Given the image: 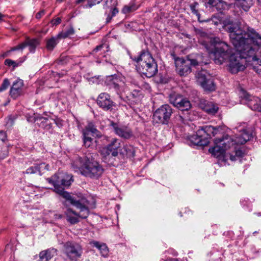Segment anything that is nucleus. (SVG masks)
Wrapping results in <instances>:
<instances>
[{"label":"nucleus","mask_w":261,"mask_h":261,"mask_svg":"<svg viewBox=\"0 0 261 261\" xmlns=\"http://www.w3.org/2000/svg\"><path fill=\"white\" fill-rule=\"evenodd\" d=\"M218 128L215 127L212 125H205L201 126L198 129V133L199 135H202L205 136L208 140L210 138L214 136L217 134Z\"/></svg>","instance_id":"obj_17"},{"label":"nucleus","mask_w":261,"mask_h":261,"mask_svg":"<svg viewBox=\"0 0 261 261\" xmlns=\"http://www.w3.org/2000/svg\"><path fill=\"white\" fill-rule=\"evenodd\" d=\"M215 145L209 149V152L215 157L218 159L219 163L221 165H226V162L229 159L231 161H234L237 158L242 156L243 152L241 150H237L233 155L225 151L233 146L235 143L233 140L228 135H226L221 138H216L215 140Z\"/></svg>","instance_id":"obj_3"},{"label":"nucleus","mask_w":261,"mask_h":261,"mask_svg":"<svg viewBox=\"0 0 261 261\" xmlns=\"http://www.w3.org/2000/svg\"><path fill=\"white\" fill-rule=\"evenodd\" d=\"M45 14V11L44 10H41L39 12H38L36 14V18L37 19H39L43 15H44Z\"/></svg>","instance_id":"obj_47"},{"label":"nucleus","mask_w":261,"mask_h":261,"mask_svg":"<svg viewBox=\"0 0 261 261\" xmlns=\"http://www.w3.org/2000/svg\"><path fill=\"white\" fill-rule=\"evenodd\" d=\"M140 7V5L138 4L136 0H131L127 5L123 7L121 12L125 15H128L137 10Z\"/></svg>","instance_id":"obj_20"},{"label":"nucleus","mask_w":261,"mask_h":261,"mask_svg":"<svg viewBox=\"0 0 261 261\" xmlns=\"http://www.w3.org/2000/svg\"><path fill=\"white\" fill-rule=\"evenodd\" d=\"M130 97L134 99L136 101L140 100L141 97L140 91L137 90H133L130 93Z\"/></svg>","instance_id":"obj_39"},{"label":"nucleus","mask_w":261,"mask_h":261,"mask_svg":"<svg viewBox=\"0 0 261 261\" xmlns=\"http://www.w3.org/2000/svg\"><path fill=\"white\" fill-rule=\"evenodd\" d=\"M74 34V29L72 27H70L67 31L59 33L58 34V37L60 38H66L73 35Z\"/></svg>","instance_id":"obj_32"},{"label":"nucleus","mask_w":261,"mask_h":261,"mask_svg":"<svg viewBox=\"0 0 261 261\" xmlns=\"http://www.w3.org/2000/svg\"><path fill=\"white\" fill-rule=\"evenodd\" d=\"M10 85V82L8 79H5L2 85L0 86V92L6 90Z\"/></svg>","instance_id":"obj_43"},{"label":"nucleus","mask_w":261,"mask_h":261,"mask_svg":"<svg viewBox=\"0 0 261 261\" xmlns=\"http://www.w3.org/2000/svg\"><path fill=\"white\" fill-rule=\"evenodd\" d=\"M90 244L96 248H97L99 251L101 255L105 257H106L108 255L109 249L107 245L104 243H100L97 241H91L90 242Z\"/></svg>","instance_id":"obj_23"},{"label":"nucleus","mask_w":261,"mask_h":261,"mask_svg":"<svg viewBox=\"0 0 261 261\" xmlns=\"http://www.w3.org/2000/svg\"><path fill=\"white\" fill-rule=\"evenodd\" d=\"M207 1H208V0H202V1H203V2H207Z\"/></svg>","instance_id":"obj_56"},{"label":"nucleus","mask_w":261,"mask_h":261,"mask_svg":"<svg viewBox=\"0 0 261 261\" xmlns=\"http://www.w3.org/2000/svg\"><path fill=\"white\" fill-rule=\"evenodd\" d=\"M54 216L55 219H61L62 218L61 214H55Z\"/></svg>","instance_id":"obj_51"},{"label":"nucleus","mask_w":261,"mask_h":261,"mask_svg":"<svg viewBox=\"0 0 261 261\" xmlns=\"http://www.w3.org/2000/svg\"><path fill=\"white\" fill-rule=\"evenodd\" d=\"M241 30L242 31V39L246 44L255 48V55L257 48L261 46V36L256 31L248 26H241Z\"/></svg>","instance_id":"obj_7"},{"label":"nucleus","mask_w":261,"mask_h":261,"mask_svg":"<svg viewBox=\"0 0 261 261\" xmlns=\"http://www.w3.org/2000/svg\"><path fill=\"white\" fill-rule=\"evenodd\" d=\"M107 146L112 150V155L113 156L118 155V149L120 147V141L118 139H113L111 143Z\"/></svg>","instance_id":"obj_25"},{"label":"nucleus","mask_w":261,"mask_h":261,"mask_svg":"<svg viewBox=\"0 0 261 261\" xmlns=\"http://www.w3.org/2000/svg\"><path fill=\"white\" fill-rule=\"evenodd\" d=\"M109 51V46L107 44H102L101 45L97 46L93 50L92 54H95L97 53H99L98 54L99 56H102L105 57V56L103 55L106 52Z\"/></svg>","instance_id":"obj_29"},{"label":"nucleus","mask_w":261,"mask_h":261,"mask_svg":"<svg viewBox=\"0 0 261 261\" xmlns=\"http://www.w3.org/2000/svg\"><path fill=\"white\" fill-rule=\"evenodd\" d=\"M256 215L258 216H261V213H257Z\"/></svg>","instance_id":"obj_55"},{"label":"nucleus","mask_w":261,"mask_h":261,"mask_svg":"<svg viewBox=\"0 0 261 261\" xmlns=\"http://www.w3.org/2000/svg\"><path fill=\"white\" fill-rule=\"evenodd\" d=\"M85 133L90 134L92 136L96 135L98 137H100V135H99V131L92 123H89L85 128L83 130V134Z\"/></svg>","instance_id":"obj_26"},{"label":"nucleus","mask_w":261,"mask_h":261,"mask_svg":"<svg viewBox=\"0 0 261 261\" xmlns=\"http://www.w3.org/2000/svg\"><path fill=\"white\" fill-rule=\"evenodd\" d=\"M23 61L24 60L16 62L8 59L5 61V64L9 67L12 66L13 69H14L16 67L21 65Z\"/></svg>","instance_id":"obj_33"},{"label":"nucleus","mask_w":261,"mask_h":261,"mask_svg":"<svg viewBox=\"0 0 261 261\" xmlns=\"http://www.w3.org/2000/svg\"><path fill=\"white\" fill-rule=\"evenodd\" d=\"M172 114V109L169 105H163L154 113L153 119L157 123L166 124Z\"/></svg>","instance_id":"obj_9"},{"label":"nucleus","mask_w":261,"mask_h":261,"mask_svg":"<svg viewBox=\"0 0 261 261\" xmlns=\"http://www.w3.org/2000/svg\"><path fill=\"white\" fill-rule=\"evenodd\" d=\"M215 7L218 11H221L225 9L226 7V4L222 0H217Z\"/></svg>","instance_id":"obj_40"},{"label":"nucleus","mask_w":261,"mask_h":261,"mask_svg":"<svg viewBox=\"0 0 261 261\" xmlns=\"http://www.w3.org/2000/svg\"><path fill=\"white\" fill-rule=\"evenodd\" d=\"M64 252L68 259L76 261L82 254L81 246L73 242H67L64 245Z\"/></svg>","instance_id":"obj_8"},{"label":"nucleus","mask_w":261,"mask_h":261,"mask_svg":"<svg viewBox=\"0 0 261 261\" xmlns=\"http://www.w3.org/2000/svg\"><path fill=\"white\" fill-rule=\"evenodd\" d=\"M8 155V147L7 145L0 144V158L4 159Z\"/></svg>","instance_id":"obj_37"},{"label":"nucleus","mask_w":261,"mask_h":261,"mask_svg":"<svg viewBox=\"0 0 261 261\" xmlns=\"http://www.w3.org/2000/svg\"><path fill=\"white\" fill-rule=\"evenodd\" d=\"M49 170V165L45 163L37 164V171L39 175H41L46 170Z\"/></svg>","instance_id":"obj_35"},{"label":"nucleus","mask_w":261,"mask_h":261,"mask_svg":"<svg viewBox=\"0 0 261 261\" xmlns=\"http://www.w3.org/2000/svg\"><path fill=\"white\" fill-rule=\"evenodd\" d=\"M84 145L86 148H93L95 146V141L91 138L90 134H83Z\"/></svg>","instance_id":"obj_27"},{"label":"nucleus","mask_w":261,"mask_h":261,"mask_svg":"<svg viewBox=\"0 0 261 261\" xmlns=\"http://www.w3.org/2000/svg\"><path fill=\"white\" fill-rule=\"evenodd\" d=\"M184 100H185V101H189L187 99L185 98H183V100L182 101H184ZM184 101H182L181 103H180V105H181V106H184Z\"/></svg>","instance_id":"obj_53"},{"label":"nucleus","mask_w":261,"mask_h":261,"mask_svg":"<svg viewBox=\"0 0 261 261\" xmlns=\"http://www.w3.org/2000/svg\"><path fill=\"white\" fill-rule=\"evenodd\" d=\"M38 261H41V259L40 258V259ZM43 261H45V260H43Z\"/></svg>","instance_id":"obj_57"},{"label":"nucleus","mask_w":261,"mask_h":261,"mask_svg":"<svg viewBox=\"0 0 261 261\" xmlns=\"http://www.w3.org/2000/svg\"><path fill=\"white\" fill-rule=\"evenodd\" d=\"M59 39L61 38L60 37H58V35L57 36L53 37L50 38L49 39L47 40L46 41V45L47 49L48 50H53L59 42Z\"/></svg>","instance_id":"obj_30"},{"label":"nucleus","mask_w":261,"mask_h":261,"mask_svg":"<svg viewBox=\"0 0 261 261\" xmlns=\"http://www.w3.org/2000/svg\"><path fill=\"white\" fill-rule=\"evenodd\" d=\"M200 56H198L195 59L177 58L175 60L176 70L180 76H186L191 72V66H196L201 64Z\"/></svg>","instance_id":"obj_6"},{"label":"nucleus","mask_w":261,"mask_h":261,"mask_svg":"<svg viewBox=\"0 0 261 261\" xmlns=\"http://www.w3.org/2000/svg\"><path fill=\"white\" fill-rule=\"evenodd\" d=\"M27 46V43L26 42H23V43H21V44L16 46H14V47L11 48V49L10 50H9V51H7V54H9L11 52L13 51H15V50H22Z\"/></svg>","instance_id":"obj_42"},{"label":"nucleus","mask_w":261,"mask_h":261,"mask_svg":"<svg viewBox=\"0 0 261 261\" xmlns=\"http://www.w3.org/2000/svg\"><path fill=\"white\" fill-rule=\"evenodd\" d=\"M112 16H110L109 15V16H108V17L107 18V19H106V22H107V23L111 21V19H112Z\"/></svg>","instance_id":"obj_52"},{"label":"nucleus","mask_w":261,"mask_h":261,"mask_svg":"<svg viewBox=\"0 0 261 261\" xmlns=\"http://www.w3.org/2000/svg\"><path fill=\"white\" fill-rule=\"evenodd\" d=\"M7 139V135L5 132L0 131V144L6 145L5 143Z\"/></svg>","instance_id":"obj_44"},{"label":"nucleus","mask_w":261,"mask_h":261,"mask_svg":"<svg viewBox=\"0 0 261 261\" xmlns=\"http://www.w3.org/2000/svg\"><path fill=\"white\" fill-rule=\"evenodd\" d=\"M57 255V250L55 249H48L40 252L39 257L41 261H49L53 257Z\"/></svg>","instance_id":"obj_22"},{"label":"nucleus","mask_w":261,"mask_h":261,"mask_svg":"<svg viewBox=\"0 0 261 261\" xmlns=\"http://www.w3.org/2000/svg\"><path fill=\"white\" fill-rule=\"evenodd\" d=\"M118 9L116 8H114L112 11V17L115 16L118 13Z\"/></svg>","instance_id":"obj_49"},{"label":"nucleus","mask_w":261,"mask_h":261,"mask_svg":"<svg viewBox=\"0 0 261 261\" xmlns=\"http://www.w3.org/2000/svg\"><path fill=\"white\" fill-rule=\"evenodd\" d=\"M217 0H208L205 2V5L207 7L208 5L209 6L215 7Z\"/></svg>","instance_id":"obj_45"},{"label":"nucleus","mask_w":261,"mask_h":261,"mask_svg":"<svg viewBox=\"0 0 261 261\" xmlns=\"http://www.w3.org/2000/svg\"><path fill=\"white\" fill-rule=\"evenodd\" d=\"M100 154L104 157H106L108 155L112 154V150L108 146L102 147L100 149Z\"/></svg>","instance_id":"obj_41"},{"label":"nucleus","mask_w":261,"mask_h":261,"mask_svg":"<svg viewBox=\"0 0 261 261\" xmlns=\"http://www.w3.org/2000/svg\"><path fill=\"white\" fill-rule=\"evenodd\" d=\"M98 106L103 110L108 111L112 109L114 102L111 99L110 95L105 92L100 93L97 98Z\"/></svg>","instance_id":"obj_15"},{"label":"nucleus","mask_w":261,"mask_h":261,"mask_svg":"<svg viewBox=\"0 0 261 261\" xmlns=\"http://www.w3.org/2000/svg\"><path fill=\"white\" fill-rule=\"evenodd\" d=\"M256 232H257L256 231H255L253 232V233H256Z\"/></svg>","instance_id":"obj_58"},{"label":"nucleus","mask_w":261,"mask_h":261,"mask_svg":"<svg viewBox=\"0 0 261 261\" xmlns=\"http://www.w3.org/2000/svg\"><path fill=\"white\" fill-rule=\"evenodd\" d=\"M198 5V4L197 2H194L193 4H191L190 6L191 11L193 14L196 15V16L197 17L198 20L199 22L208 21L209 20H201L200 19V14L198 13V10L197 9Z\"/></svg>","instance_id":"obj_31"},{"label":"nucleus","mask_w":261,"mask_h":261,"mask_svg":"<svg viewBox=\"0 0 261 261\" xmlns=\"http://www.w3.org/2000/svg\"><path fill=\"white\" fill-rule=\"evenodd\" d=\"M110 126L112 127L115 134L121 138L128 139L133 136L132 130L126 125H119L111 121Z\"/></svg>","instance_id":"obj_12"},{"label":"nucleus","mask_w":261,"mask_h":261,"mask_svg":"<svg viewBox=\"0 0 261 261\" xmlns=\"http://www.w3.org/2000/svg\"><path fill=\"white\" fill-rule=\"evenodd\" d=\"M130 58L136 63V69L140 74L151 77L158 72V64L149 52L142 51L137 56H130Z\"/></svg>","instance_id":"obj_5"},{"label":"nucleus","mask_w":261,"mask_h":261,"mask_svg":"<svg viewBox=\"0 0 261 261\" xmlns=\"http://www.w3.org/2000/svg\"><path fill=\"white\" fill-rule=\"evenodd\" d=\"M64 0H57V1L59 3H62L64 1Z\"/></svg>","instance_id":"obj_54"},{"label":"nucleus","mask_w":261,"mask_h":261,"mask_svg":"<svg viewBox=\"0 0 261 261\" xmlns=\"http://www.w3.org/2000/svg\"><path fill=\"white\" fill-rule=\"evenodd\" d=\"M102 0H76V4H81L84 9H89L100 3Z\"/></svg>","instance_id":"obj_24"},{"label":"nucleus","mask_w":261,"mask_h":261,"mask_svg":"<svg viewBox=\"0 0 261 261\" xmlns=\"http://www.w3.org/2000/svg\"><path fill=\"white\" fill-rule=\"evenodd\" d=\"M23 174H32L37 173V164L34 163L33 165L27 168L25 171L22 172Z\"/></svg>","instance_id":"obj_34"},{"label":"nucleus","mask_w":261,"mask_h":261,"mask_svg":"<svg viewBox=\"0 0 261 261\" xmlns=\"http://www.w3.org/2000/svg\"><path fill=\"white\" fill-rule=\"evenodd\" d=\"M7 16L4 15L0 13V22L2 21H5V18Z\"/></svg>","instance_id":"obj_50"},{"label":"nucleus","mask_w":261,"mask_h":261,"mask_svg":"<svg viewBox=\"0 0 261 261\" xmlns=\"http://www.w3.org/2000/svg\"><path fill=\"white\" fill-rule=\"evenodd\" d=\"M75 171H80L86 177L98 178L103 172L102 166L97 162L91 161L87 157H77L72 163Z\"/></svg>","instance_id":"obj_4"},{"label":"nucleus","mask_w":261,"mask_h":261,"mask_svg":"<svg viewBox=\"0 0 261 261\" xmlns=\"http://www.w3.org/2000/svg\"><path fill=\"white\" fill-rule=\"evenodd\" d=\"M124 149L126 155L128 157H133L135 155V151L134 147L132 146L125 145L124 146Z\"/></svg>","instance_id":"obj_38"},{"label":"nucleus","mask_w":261,"mask_h":261,"mask_svg":"<svg viewBox=\"0 0 261 261\" xmlns=\"http://www.w3.org/2000/svg\"><path fill=\"white\" fill-rule=\"evenodd\" d=\"M236 4L240 6L244 11H247L253 4V0H235Z\"/></svg>","instance_id":"obj_28"},{"label":"nucleus","mask_w":261,"mask_h":261,"mask_svg":"<svg viewBox=\"0 0 261 261\" xmlns=\"http://www.w3.org/2000/svg\"><path fill=\"white\" fill-rule=\"evenodd\" d=\"M197 82L206 91H214L216 89V85L214 79L210 75H205L200 72L197 75Z\"/></svg>","instance_id":"obj_11"},{"label":"nucleus","mask_w":261,"mask_h":261,"mask_svg":"<svg viewBox=\"0 0 261 261\" xmlns=\"http://www.w3.org/2000/svg\"><path fill=\"white\" fill-rule=\"evenodd\" d=\"M240 97L244 100L248 106L252 110L261 112V99L250 95L245 90L240 89Z\"/></svg>","instance_id":"obj_10"},{"label":"nucleus","mask_w":261,"mask_h":261,"mask_svg":"<svg viewBox=\"0 0 261 261\" xmlns=\"http://www.w3.org/2000/svg\"><path fill=\"white\" fill-rule=\"evenodd\" d=\"M188 141V143L190 146H204L208 145L209 143V140L205 136L198 134V130L196 135H193L189 137Z\"/></svg>","instance_id":"obj_16"},{"label":"nucleus","mask_w":261,"mask_h":261,"mask_svg":"<svg viewBox=\"0 0 261 261\" xmlns=\"http://www.w3.org/2000/svg\"><path fill=\"white\" fill-rule=\"evenodd\" d=\"M113 0H105L103 8L107 9L111 5Z\"/></svg>","instance_id":"obj_46"},{"label":"nucleus","mask_w":261,"mask_h":261,"mask_svg":"<svg viewBox=\"0 0 261 261\" xmlns=\"http://www.w3.org/2000/svg\"><path fill=\"white\" fill-rule=\"evenodd\" d=\"M224 29L229 33L230 41L236 49L231 54L230 46L218 38H207L208 41H201L210 56L213 58L216 64L221 65L229 59V70L232 73H237L245 68L246 62L256 61L255 48L246 44L242 39L241 24L229 23L225 24Z\"/></svg>","instance_id":"obj_1"},{"label":"nucleus","mask_w":261,"mask_h":261,"mask_svg":"<svg viewBox=\"0 0 261 261\" xmlns=\"http://www.w3.org/2000/svg\"><path fill=\"white\" fill-rule=\"evenodd\" d=\"M27 43V45L29 46V50L31 53H34L36 47L38 44L36 39L29 40Z\"/></svg>","instance_id":"obj_36"},{"label":"nucleus","mask_w":261,"mask_h":261,"mask_svg":"<svg viewBox=\"0 0 261 261\" xmlns=\"http://www.w3.org/2000/svg\"><path fill=\"white\" fill-rule=\"evenodd\" d=\"M23 86V81L20 79L16 80L12 85L10 91V95L15 99L21 94L22 88Z\"/></svg>","instance_id":"obj_18"},{"label":"nucleus","mask_w":261,"mask_h":261,"mask_svg":"<svg viewBox=\"0 0 261 261\" xmlns=\"http://www.w3.org/2000/svg\"><path fill=\"white\" fill-rule=\"evenodd\" d=\"M200 107L208 114H215L218 110L217 105L211 101L202 100L199 103Z\"/></svg>","instance_id":"obj_19"},{"label":"nucleus","mask_w":261,"mask_h":261,"mask_svg":"<svg viewBox=\"0 0 261 261\" xmlns=\"http://www.w3.org/2000/svg\"><path fill=\"white\" fill-rule=\"evenodd\" d=\"M182 100L183 97L178 94L173 93L170 95L169 101L171 104L180 111H188L191 107L190 102L189 101L184 100V106H181L180 105V103L182 102Z\"/></svg>","instance_id":"obj_14"},{"label":"nucleus","mask_w":261,"mask_h":261,"mask_svg":"<svg viewBox=\"0 0 261 261\" xmlns=\"http://www.w3.org/2000/svg\"><path fill=\"white\" fill-rule=\"evenodd\" d=\"M61 22V19L60 18H57L52 20V23L54 25H58Z\"/></svg>","instance_id":"obj_48"},{"label":"nucleus","mask_w":261,"mask_h":261,"mask_svg":"<svg viewBox=\"0 0 261 261\" xmlns=\"http://www.w3.org/2000/svg\"><path fill=\"white\" fill-rule=\"evenodd\" d=\"M252 138V133L247 130H244L243 132L233 140L235 143L243 144Z\"/></svg>","instance_id":"obj_21"},{"label":"nucleus","mask_w":261,"mask_h":261,"mask_svg":"<svg viewBox=\"0 0 261 261\" xmlns=\"http://www.w3.org/2000/svg\"><path fill=\"white\" fill-rule=\"evenodd\" d=\"M105 84L109 87V88H114L118 93L121 91V88L124 85V81L123 77L114 74L107 76L105 80Z\"/></svg>","instance_id":"obj_13"},{"label":"nucleus","mask_w":261,"mask_h":261,"mask_svg":"<svg viewBox=\"0 0 261 261\" xmlns=\"http://www.w3.org/2000/svg\"><path fill=\"white\" fill-rule=\"evenodd\" d=\"M46 180L54 187V191L65 198L67 201L80 210L79 213L70 208L65 212L67 221L71 224L79 222V218L86 219L89 214L88 201L84 197L79 198L64 191V188L69 187L73 182L72 176L66 173L59 172Z\"/></svg>","instance_id":"obj_2"}]
</instances>
